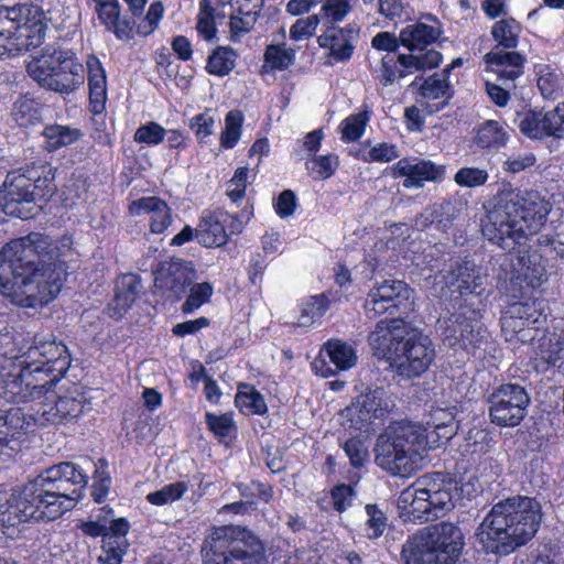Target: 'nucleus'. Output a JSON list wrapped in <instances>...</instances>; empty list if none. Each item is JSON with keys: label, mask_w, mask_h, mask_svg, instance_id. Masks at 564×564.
I'll list each match as a JSON object with an SVG mask.
<instances>
[{"label": "nucleus", "mask_w": 564, "mask_h": 564, "mask_svg": "<svg viewBox=\"0 0 564 564\" xmlns=\"http://www.w3.org/2000/svg\"><path fill=\"white\" fill-rule=\"evenodd\" d=\"M72 240L59 245L32 232L12 240L0 250V292L23 307L43 306L59 293L66 268L64 258Z\"/></svg>", "instance_id": "f257e3e1"}, {"label": "nucleus", "mask_w": 564, "mask_h": 564, "mask_svg": "<svg viewBox=\"0 0 564 564\" xmlns=\"http://www.w3.org/2000/svg\"><path fill=\"white\" fill-rule=\"evenodd\" d=\"M87 482L78 465L65 462L45 469L10 497L0 492V541L14 539L23 522L53 521L72 510Z\"/></svg>", "instance_id": "f03ea898"}, {"label": "nucleus", "mask_w": 564, "mask_h": 564, "mask_svg": "<svg viewBox=\"0 0 564 564\" xmlns=\"http://www.w3.org/2000/svg\"><path fill=\"white\" fill-rule=\"evenodd\" d=\"M70 356L55 338L35 336L32 344L15 359L18 371L2 375L6 398L25 402L51 394V389L64 377Z\"/></svg>", "instance_id": "7ed1b4c3"}, {"label": "nucleus", "mask_w": 564, "mask_h": 564, "mask_svg": "<svg viewBox=\"0 0 564 564\" xmlns=\"http://www.w3.org/2000/svg\"><path fill=\"white\" fill-rule=\"evenodd\" d=\"M542 507L536 498L511 496L495 503L477 530L487 553L505 556L525 545L538 532Z\"/></svg>", "instance_id": "20e7f679"}, {"label": "nucleus", "mask_w": 564, "mask_h": 564, "mask_svg": "<svg viewBox=\"0 0 564 564\" xmlns=\"http://www.w3.org/2000/svg\"><path fill=\"white\" fill-rule=\"evenodd\" d=\"M549 206L538 192L499 195L482 221V234L505 250L524 246L544 225Z\"/></svg>", "instance_id": "39448f33"}, {"label": "nucleus", "mask_w": 564, "mask_h": 564, "mask_svg": "<svg viewBox=\"0 0 564 564\" xmlns=\"http://www.w3.org/2000/svg\"><path fill=\"white\" fill-rule=\"evenodd\" d=\"M368 340L375 355L388 360L393 371L404 379L422 376L435 360L431 338L403 319L378 322Z\"/></svg>", "instance_id": "423d86ee"}, {"label": "nucleus", "mask_w": 564, "mask_h": 564, "mask_svg": "<svg viewBox=\"0 0 564 564\" xmlns=\"http://www.w3.org/2000/svg\"><path fill=\"white\" fill-rule=\"evenodd\" d=\"M427 429L398 421L380 434L375 445L376 464L392 476L409 477L422 467L426 452L436 446Z\"/></svg>", "instance_id": "0eeeda50"}, {"label": "nucleus", "mask_w": 564, "mask_h": 564, "mask_svg": "<svg viewBox=\"0 0 564 564\" xmlns=\"http://www.w3.org/2000/svg\"><path fill=\"white\" fill-rule=\"evenodd\" d=\"M456 482L442 473L426 474L401 491L398 498L399 516L403 522H429L443 517L454 508Z\"/></svg>", "instance_id": "6e6552de"}, {"label": "nucleus", "mask_w": 564, "mask_h": 564, "mask_svg": "<svg viewBox=\"0 0 564 564\" xmlns=\"http://www.w3.org/2000/svg\"><path fill=\"white\" fill-rule=\"evenodd\" d=\"M464 545L459 527L442 521L410 536L403 544L402 557L405 564H455Z\"/></svg>", "instance_id": "1a4fd4ad"}, {"label": "nucleus", "mask_w": 564, "mask_h": 564, "mask_svg": "<svg viewBox=\"0 0 564 564\" xmlns=\"http://www.w3.org/2000/svg\"><path fill=\"white\" fill-rule=\"evenodd\" d=\"M205 564H263L262 542L245 528H216L203 546Z\"/></svg>", "instance_id": "9d476101"}, {"label": "nucleus", "mask_w": 564, "mask_h": 564, "mask_svg": "<svg viewBox=\"0 0 564 564\" xmlns=\"http://www.w3.org/2000/svg\"><path fill=\"white\" fill-rule=\"evenodd\" d=\"M80 68L72 59L70 52L55 47H45L28 64L29 75L40 86L62 94H68L82 84Z\"/></svg>", "instance_id": "9b49d317"}, {"label": "nucleus", "mask_w": 564, "mask_h": 564, "mask_svg": "<svg viewBox=\"0 0 564 564\" xmlns=\"http://www.w3.org/2000/svg\"><path fill=\"white\" fill-rule=\"evenodd\" d=\"M393 408L394 402L383 388L368 390L355 398L341 411V425L366 434L375 433L377 426L388 417Z\"/></svg>", "instance_id": "f8f14e48"}, {"label": "nucleus", "mask_w": 564, "mask_h": 564, "mask_svg": "<svg viewBox=\"0 0 564 564\" xmlns=\"http://www.w3.org/2000/svg\"><path fill=\"white\" fill-rule=\"evenodd\" d=\"M530 402L524 387L518 383L501 384L488 398L490 420L502 427L518 426L527 416Z\"/></svg>", "instance_id": "ddd939ff"}, {"label": "nucleus", "mask_w": 564, "mask_h": 564, "mask_svg": "<svg viewBox=\"0 0 564 564\" xmlns=\"http://www.w3.org/2000/svg\"><path fill=\"white\" fill-rule=\"evenodd\" d=\"M438 278L445 288L457 292L460 296L475 299L473 305L485 307L484 300L488 296V275L477 269L471 261H456L443 269Z\"/></svg>", "instance_id": "4468645a"}, {"label": "nucleus", "mask_w": 564, "mask_h": 564, "mask_svg": "<svg viewBox=\"0 0 564 564\" xmlns=\"http://www.w3.org/2000/svg\"><path fill=\"white\" fill-rule=\"evenodd\" d=\"M25 17L20 7H0V46L12 45L17 54L22 50L40 46L45 36L44 26L34 23L25 28Z\"/></svg>", "instance_id": "2eb2a0df"}, {"label": "nucleus", "mask_w": 564, "mask_h": 564, "mask_svg": "<svg viewBox=\"0 0 564 564\" xmlns=\"http://www.w3.org/2000/svg\"><path fill=\"white\" fill-rule=\"evenodd\" d=\"M501 269L505 276H499V280L510 282L513 296L525 288L535 289L547 280L545 265L536 252L519 251L516 256L505 257Z\"/></svg>", "instance_id": "dca6fc26"}, {"label": "nucleus", "mask_w": 564, "mask_h": 564, "mask_svg": "<svg viewBox=\"0 0 564 564\" xmlns=\"http://www.w3.org/2000/svg\"><path fill=\"white\" fill-rule=\"evenodd\" d=\"M482 310L484 307H475L460 314L462 319L457 324L459 337L455 336L456 327L453 330L447 329L445 333L444 339L448 341L449 346L459 341L466 351L473 356L482 357L490 344V334L480 321Z\"/></svg>", "instance_id": "f3484780"}, {"label": "nucleus", "mask_w": 564, "mask_h": 564, "mask_svg": "<svg viewBox=\"0 0 564 564\" xmlns=\"http://www.w3.org/2000/svg\"><path fill=\"white\" fill-rule=\"evenodd\" d=\"M516 123L519 130L531 139L553 137L564 139V104H558L545 112L527 111L518 113Z\"/></svg>", "instance_id": "a211bd4d"}, {"label": "nucleus", "mask_w": 564, "mask_h": 564, "mask_svg": "<svg viewBox=\"0 0 564 564\" xmlns=\"http://www.w3.org/2000/svg\"><path fill=\"white\" fill-rule=\"evenodd\" d=\"M411 294L409 286L400 280H383L376 283L369 291L365 311L369 318L398 308L403 302L408 301Z\"/></svg>", "instance_id": "6ab92c4d"}, {"label": "nucleus", "mask_w": 564, "mask_h": 564, "mask_svg": "<svg viewBox=\"0 0 564 564\" xmlns=\"http://www.w3.org/2000/svg\"><path fill=\"white\" fill-rule=\"evenodd\" d=\"M445 169L432 161L421 159H402L392 166L395 177H404L403 187L421 188L425 182H438L443 178Z\"/></svg>", "instance_id": "aec40b11"}, {"label": "nucleus", "mask_w": 564, "mask_h": 564, "mask_svg": "<svg viewBox=\"0 0 564 564\" xmlns=\"http://www.w3.org/2000/svg\"><path fill=\"white\" fill-rule=\"evenodd\" d=\"M196 279V271L189 263L177 260L162 263L155 271L154 284L180 299Z\"/></svg>", "instance_id": "412c9836"}, {"label": "nucleus", "mask_w": 564, "mask_h": 564, "mask_svg": "<svg viewBox=\"0 0 564 564\" xmlns=\"http://www.w3.org/2000/svg\"><path fill=\"white\" fill-rule=\"evenodd\" d=\"M323 354L335 368H332L324 357L315 359L312 364L313 370L322 377L333 376L339 370H349L356 366L358 359L356 349L339 339H329L325 343L321 356Z\"/></svg>", "instance_id": "4be33fe9"}, {"label": "nucleus", "mask_w": 564, "mask_h": 564, "mask_svg": "<svg viewBox=\"0 0 564 564\" xmlns=\"http://www.w3.org/2000/svg\"><path fill=\"white\" fill-rule=\"evenodd\" d=\"M359 40L357 24H347L345 28H329L317 37L321 47L329 50V56L335 62L348 61Z\"/></svg>", "instance_id": "5701e85b"}, {"label": "nucleus", "mask_w": 564, "mask_h": 564, "mask_svg": "<svg viewBox=\"0 0 564 564\" xmlns=\"http://www.w3.org/2000/svg\"><path fill=\"white\" fill-rule=\"evenodd\" d=\"M85 410L84 401L72 397H59L54 403L42 404L33 416L34 424H66L79 417Z\"/></svg>", "instance_id": "b1692460"}, {"label": "nucleus", "mask_w": 564, "mask_h": 564, "mask_svg": "<svg viewBox=\"0 0 564 564\" xmlns=\"http://www.w3.org/2000/svg\"><path fill=\"white\" fill-rule=\"evenodd\" d=\"M424 20L400 31V42L410 51H423L427 45L435 43L443 33L441 22L436 17L426 14Z\"/></svg>", "instance_id": "393cba45"}, {"label": "nucleus", "mask_w": 564, "mask_h": 564, "mask_svg": "<svg viewBox=\"0 0 564 564\" xmlns=\"http://www.w3.org/2000/svg\"><path fill=\"white\" fill-rule=\"evenodd\" d=\"M524 57L514 51L494 50L485 55L488 68L497 74L502 85L509 87L516 78L522 75Z\"/></svg>", "instance_id": "a878e982"}, {"label": "nucleus", "mask_w": 564, "mask_h": 564, "mask_svg": "<svg viewBox=\"0 0 564 564\" xmlns=\"http://www.w3.org/2000/svg\"><path fill=\"white\" fill-rule=\"evenodd\" d=\"M21 409H10L0 413V454L11 455L19 447V438L29 430Z\"/></svg>", "instance_id": "bb28decb"}, {"label": "nucleus", "mask_w": 564, "mask_h": 564, "mask_svg": "<svg viewBox=\"0 0 564 564\" xmlns=\"http://www.w3.org/2000/svg\"><path fill=\"white\" fill-rule=\"evenodd\" d=\"M535 366L542 370L564 366V329L560 334L543 336L534 348Z\"/></svg>", "instance_id": "cd10ccee"}, {"label": "nucleus", "mask_w": 564, "mask_h": 564, "mask_svg": "<svg viewBox=\"0 0 564 564\" xmlns=\"http://www.w3.org/2000/svg\"><path fill=\"white\" fill-rule=\"evenodd\" d=\"M131 210L144 213L150 217V229L153 234L163 232L172 224V210L169 205L155 197H143L132 203Z\"/></svg>", "instance_id": "c85d7f7f"}, {"label": "nucleus", "mask_w": 564, "mask_h": 564, "mask_svg": "<svg viewBox=\"0 0 564 564\" xmlns=\"http://www.w3.org/2000/svg\"><path fill=\"white\" fill-rule=\"evenodd\" d=\"M88 87L90 110L95 115H101L106 108L107 101V79L105 69L95 56H90L87 61Z\"/></svg>", "instance_id": "c756f323"}, {"label": "nucleus", "mask_w": 564, "mask_h": 564, "mask_svg": "<svg viewBox=\"0 0 564 564\" xmlns=\"http://www.w3.org/2000/svg\"><path fill=\"white\" fill-rule=\"evenodd\" d=\"M95 12L106 30L113 33L118 40L129 41L133 37L134 22L127 17H121L119 1L98 8Z\"/></svg>", "instance_id": "7c9ffc66"}, {"label": "nucleus", "mask_w": 564, "mask_h": 564, "mask_svg": "<svg viewBox=\"0 0 564 564\" xmlns=\"http://www.w3.org/2000/svg\"><path fill=\"white\" fill-rule=\"evenodd\" d=\"M15 177H23L25 185L40 195L42 198L52 195L56 187L54 184V171L48 164H33L28 166L23 174Z\"/></svg>", "instance_id": "2f4dec72"}, {"label": "nucleus", "mask_w": 564, "mask_h": 564, "mask_svg": "<svg viewBox=\"0 0 564 564\" xmlns=\"http://www.w3.org/2000/svg\"><path fill=\"white\" fill-rule=\"evenodd\" d=\"M140 281L134 274L121 276L116 283V291L110 314L113 318H120L122 313L127 311L135 301L139 292Z\"/></svg>", "instance_id": "473e14b6"}, {"label": "nucleus", "mask_w": 564, "mask_h": 564, "mask_svg": "<svg viewBox=\"0 0 564 564\" xmlns=\"http://www.w3.org/2000/svg\"><path fill=\"white\" fill-rule=\"evenodd\" d=\"M225 221L219 220L215 215L204 216L195 229L198 242L207 248L224 246L228 240Z\"/></svg>", "instance_id": "72a5a7b5"}, {"label": "nucleus", "mask_w": 564, "mask_h": 564, "mask_svg": "<svg viewBox=\"0 0 564 564\" xmlns=\"http://www.w3.org/2000/svg\"><path fill=\"white\" fill-rule=\"evenodd\" d=\"M263 0H243L238 9L239 15L230 17L231 40L237 41L240 33L249 32L257 22Z\"/></svg>", "instance_id": "f704fd0d"}, {"label": "nucleus", "mask_w": 564, "mask_h": 564, "mask_svg": "<svg viewBox=\"0 0 564 564\" xmlns=\"http://www.w3.org/2000/svg\"><path fill=\"white\" fill-rule=\"evenodd\" d=\"M43 105L30 94L21 95L13 102L11 116L20 127H30L42 120Z\"/></svg>", "instance_id": "c9c22d12"}, {"label": "nucleus", "mask_w": 564, "mask_h": 564, "mask_svg": "<svg viewBox=\"0 0 564 564\" xmlns=\"http://www.w3.org/2000/svg\"><path fill=\"white\" fill-rule=\"evenodd\" d=\"M42 134L45 138V149L50 152L73 144L83 135L79 129L62 124L47 126Z\"/></svg>", "instance_id": "e433bc0d"}, {"label": "nucleus", "mask_w": 564, "mask_h": 564, "mask_svg": "<svg viewBox=\"0 0 564 564\" xmlns=\"http://www.w3.org/2000/svg\"><path fill=\"white\" fill-rule=\"evenodd\" d=\"M432 431H427L432 435L431 440H445L449 441L457 432V424L455 422L454 413L448 409H436L431 414V421L427 422Z\"/></svg>", "instance_id": "4c0bfd02"}, {"label": "nucleus", "mask_w": 564, "mask_h": 564, "mask_svg": "<svg viewBox=\"0 0 564 564\" xmlns=\"http://www.w3.org/2000/svg\"><path fill=\"white\" fill-rule=\"evenodd\" d=\"M501 329L505 334L506 340L512 341L518 340L521 343H528L534 339L536 328L531 324H527L521 318L503 313L501 317Z\"/></svg>", "instance_id": "58836bf2"}, {"label": "nucleus", "mask_w": 564, "mask_h": 564, "mask_svg": "<svg viewBox=\"0 0 564 564\" xmlns=\"http://www.w3.org/2000/svg\"><path fill=\"white\" fill-rule=\"evenodd\" d=\"M507 141L508 133L498 121L488 120L477 131L476 143L482 149L500 148Z\"/></svg>", "instance_id": "ea45409f"}, {"label": "nucleus", "mask_w": 564, "mask_h": 564, "mask_svg": "<svg viewBox=\"0 0 564 564\" xmlns=\"http://www.w3.org/2000/svg\"><path fill=\"white\" fill-rule=\"evenodd\" d=\"M237 54L230 46H218L208 57L206 69L217 76L228 75L236 65Z\"/></svg>", "instance_id": "a19ab883"}, {"label": "nucleus", "mask_w": 564, "mask_h": 564, "mask_svg": "<svg viewBox=\"0 0 564 564\" xmlns=\"http://www.w3.org/2000/svg\"><path fill=\"white\" fill-rule=\"evenodd\" d=\"M235 402L247 414H263L267 411L263 397L249 384L239 386Z\"/></svg>", "instance_id": "79ce46f5"}, {"label": "nucleus", "mask_w": 564, "mask_h": 564, "mask_svg": "<svg viewBox=\"0 0 564 564\" xmlns=\"http://www.w3.org/2000/svg\"><path fill=\"white\" fill-rule=\"evenodd\" d=\"M442 62V55L435 50L426 51L420 54H400L399 63L408 70L409 74L413 72H422L429 68L438 66Z\"/></svg>", "instance_id": "37998d69"}, {"label": "nucleus", "mask_w": 564, "mask_h": 564, "mask_svg": "<svg viewBox=\"0 0 564 564\" xmlns=\"http://www.w3.org/2000/svg\"><path fill=\"white\" fill-rule=\"evenodd\" d=\"M520 31V24L513 18H509L496 22L491 29V34L498 46L514 48L518 45Z\"/></svg>", "instance_id": "c03bdc74"}, {"label": "nucleus", "mask_w": 564, "mask_h": 564, "mask_svg": "<svg viewBox=\"0 0 564 564\" xmlns=\"http://www.w3.org/2000/svg\"><path fill=\"white\" fill-rule=\"evenodd\" d=\"M399 57L395 59L392 55L387 54L381 58L380 64L373 69L375 78L383 86L388 87L394 83L397 78L405 77L409 73L405 68L398 67Z\"/></svg>", "instance_id": "a18cd8bd"}, {"label": "nucleus", "mask_w": 564, "mask_h": 564, "mask_svg": "<svg viewBox=\"0 0 564 564\" xmlns=\"http://www.w3.org/2000/svg\"><path fill=\"white\" fill-rule=\"evenodd\" d=\"M328 308V300L325 295L311 296L302 304L299 326L308 327L316 319L321 318Z\"/></svg>", "instance_id": "49530a36"}, {"label": "nucleus", "mask_w": 564, "mask_h": 564, "mask_svg": "<svg viewBox=\"0 0 564 564\" xmlns=\"http://www.w3.org/2000/svg\"><path fill=\"white\" fill-rule=\"evenodd\" d=\"M23 177L13 176L9 180L7 177L3 186L4 191L1 196V203H13L18 200H24L29 198H42L40 195H35V192L25 185Z\"/></svg>", "instance_id": "de8ad7c7"}, {"label": "nucleus", "mask_w": 564, "mask_h": 564, "mask_svg": "<svg viewBox=\"0 0 564 564\" xmlns=\"http://www.w3.org/2000/svg\"><path fill=\"white\" fill-rule=\"evenodd\" d=\"M243 113L240 110H230L225 118V129L220 135V144L225 149H232L241 137Z\"/></svg>", "instance_id": "09e8293b"}, {"label": "nucleus", "mask_w": 564, "mask_h": 564, "mask_svg": "<svg viewBox=\"0 0 564 564\" xmlns=\"http://www.w3.org/2000/svg\"><path fill=\"white\" fill-rule=\"evenodd\" d=\"M295 61V51L279 44H269L264 51V62L272 68L284 70Z\"/></svg>", "instance_id": "8fccbe9b"}, {"label": "nucleus", "mask_w": 564, "mask_h": 564, "mask_svg": "<svg viewBox=\"0 0 564 564\" xmlns=\"http://www.w3.org/2000/svg\"><path fill=\"white\" fill-rule=\"evenodd\" d=\"M421 94L430 99H448L452 97L453 90L447 76L442 72V74H434L424 80L421 85Z\"/></svg>", "instance_id": "3c124183"}, {"label": "nucleus", "mask_w": 564, "mask_h": 564, "mask_svg": "<svg viewBox=\"0 0 564 564\" xmlns=\"http://www.w3.org/2000/svg\"><path fill=\"white\" fill-rule=\"evenodd\" d=\"M188 490V486L184 481H176L163 486L160 490L150 492L147 500L155 506H165L180 500Z\"/></svg>", "instance_id": "603ef678"}, {"label": "nucleus", "mask_w": 564, "mask_h": 564, "mask_svg": "<svg viewBox=\"0 0 564 564\" xmlns=\"http://www.w3.org/2000/svg\"><path fill=\"white\" fill-rule=\"evenodd\" d=\"M505 312L512 314L524 321L527 324H531L533 326L539 324L541 319L545 318L541 303L536 301L512 303Z\"/></svg>", "instance_id": "864d4df0"}, {"label": "nucleus", "mask_w": 564, "mask_h": 564, "mask_svg": "<svg viewBox=\"0 0 564 564\" xmlns=\"http://www.w3.org/2000/svg\"><path fill=\"white\" fill-rule=\"evenodd\" d=\"M166 135V130L155 121H149L141 124L134 132L133 140L137 143L155 147L160 144Z\"/></svg>", "instance_id": "5fc2aeb1"}, {"label": "nucleus", "mask_w": 564, "mask_h": 564, "mask_svg": "<svg viewBox=\"0 0 564 564\" xmlns=\"http://www.w3.org/2000/svg\"><path fill=\"white\" fill-rule=\"evenodd\" d=\"M213 295V286L208 282L195 284L191 288L189 295L182 305V311L185 314L193 313L203 304L207 303Z\"/></svg>", "instance_id": "6e6d98bb"}, {"label": "nucleus", "mask_w": 564, "mask_h": 564, "mask_svg": "<svg viewBox=\"0 0 564 564\" xmlns=\"http://www.w3.org/2000/svg\"><path fill=\"white\" fill-rule=\"evenodd\" d=\"M338 166V159L336 155H319L314 156L306 162V169L315 178L324 180L330 177Z\"/></svg>", "instance_id": "4d7b16f0"}, {"label": "nucleus", "mask_w": 564, "mask_h": 564, "mask_svg": "<svg viewBox=\"0 0 564 564\" xmlns=\"http://www.w3.org/2000/svg\"><path fill=\"white\" fill-rule=\"evenodd\" d=\"M99 466H96L95 475H94V484L91 496L94 500L98 503L102 502L105 498L108 496L110 486H111V477L107 470V464L100 459Z\"/></svg>", "instance_id": "13d9d810"}, {"label": "nucleus", "mask_w": 564, "mask_h": 564, "mask_svg": "<svg viewBox=\"0 0 564 564\" xmlns=\"http://www.w3.org/2000/svg\"><path fill=\"white\" fill-rule=\"evenodd\" d=\"M488 178L487 170L479 167H462L454 176L457 185L469 188L484 185Z\"/></svg>", "instance_id": "bf43d9fd"}, {"label": "nucleus", "mask_w": 564, "mask_h": 564, "mask_svg": "<svg viewBox=\"0 0 564 564\" xmlns=\"http://www.w3.org/2000/svg\"><path fill=\"white\" fill-rule=\"evenodd\" d=\"M330 498L334 509L341 513L352 506L357 491L351 485L339 484L332 488Z\"/></svg>", "instance_id": "052dcab7"}, {"label": "nucleus", "mask_w": 564, "mask_h": 564, "mask_svg": "<svg viewBox=\"0 0 564 564\" xmlns=\"http://www.w3.org/2000/svg\"><path fill=\"white\" fill-rule=\"evenodd\" d=\"M375 7L380 15L391 21L406 17L410 11V3L406 0H379Z\"/></svg>", "instance_id": "680f3d73"}, {"label": "nucleus", "mask_w": 564, "mask_h": 564, "mask_svg": "<svg viewBox=\"0 0 564 564\" xmlns=\"http://www.w3.org/2000/svg\"><path fill=\"white\" fill-rule=\"evenodd\" d=\"M343 449L354 467H361L369 459L368 446L365 441L358 437L347 440L343 445Z\"/></svg>", "instance_id": "e2e57ef3"}, {"label": "nucleus", "mask_w": 564, "mask_h": 564, "mask_svg": "<svg viewBox=\"0 0 564 564\" xmlns=\"http://www.w3.org/2000/svg\"><path fill=\"white\" fill-rule=\"evenodd\" d=\"M368 119L367 112H359L346 118L341 122L343 139L347 141L358 140L364 134Z\"/></svg>", "instance_id": "0e129e2a"}, {"label": "nucleus", "mask_w": 564, "mask_h": 564, "mask_svg": "<svg viewBox=\"0 0 564 564\" xmlns=\"http://www.w3.org/2000/svg\"><path fill=\"white\" fill-rule=\"evenodd\" d=\"M365 509L368 516L366 524L371 530V532H368V538L377 539L383 534L388 519L375 503H368Z\"/></svg>", "instance_id": "69168bd1"}, {"label": "nucleus", "mask_w": 564, "mask_h": 564, "mask_svg": "<svg viewBox=\"0 0 564 564\" xmlns=\"http://www.w3.org/2000/svg\"><path fill=\"white\" fill-rule=\"evenodd\" d=\"M164 8L160 1L151 3L145 17L139 23L137 32L143 36L151 34L163 17Z\"/></svg>", "instance_id": "338daca9"}, {"label": "nucleus", "mask_w": 564, "mask_h": 564, "mask_svg": "<svg viewBox=\"0 0 564 564\" xmlns=\"http://www.w3.org/2000/svg\"><path fill=\"white\" fill-rule=\"evenodd\" d=\"M102 554L99 556L100 564H121L122 556L127 552L128 545L119 544L112 538H105L102 543Z\"/></svg>", "instance_id": "774afa93"}]
</instances>
